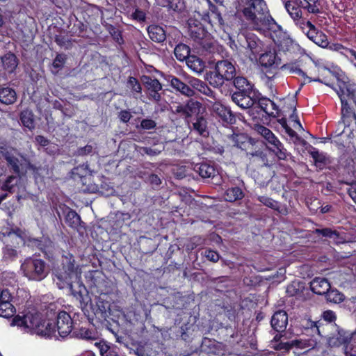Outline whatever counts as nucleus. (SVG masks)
Returning a JSON list of instances; mask_svg holds the SVG:
<instances>
[{
  "label": "nucleus",
  "instance_id": "nucleus-1",
  "mask_svg": "<svg viewBox=\"0 0 356 356\" xmlns=\"http://www.w3.org/2000/svg\"><path fill=\"white\" fill-rule=\"evenodd\" d=\"M243 17L256 31H270L275 35L281 36L282 28L271 17L264 0H245L241 10Z\"/></svg>",
  "mask_w": 356,
  "mask_h": 356
},
{
  "label": "nucleus",
  "instance_id": "nucleus-2",
  "mask_svg": "<svg viewBox=\"0 0 356 356\" xmlns=\"http://www.w3.org/2000/svg\"><path fill=\"white\" fill-rule=\"evenodd\" d=\"M51 325L52 323H50L45 324V321L42 319L41 314L34 309L29 311L22 316H15L11 323V325H16L25 332L47 337L51 336L54 332Z\"/></svg>",
  "mask_w": 356,
  "mask_h": 356
},
{
  "label": "nucleus",
  "instance_id": "nucleus-3",
  "mask_svg": "<svg viewBox=\"0 0 356 356\" xmlns=\"http://www.w3.org/2000/svg\"><path fill=\"white\" fill-rule=\"evenodd\" d=\"M236 75L235 65L227 59L210 63V70L207 72L204 79L216 88H220L226 81H232Z\"/></svg>",
  "mask_w": 356,
  "mask_h": 356
},
{
  "label": "nucleus",
  "instance_id": "nucleus-4",
  "mask_svg": "<svg viewBox=\"0 0 356 356\" xmlns=\"http://www.w3.org/2000/svg\"><path fill=\"white\" fill-rule=\"evenodd\" d=\"M56 285L60 289L67 288L71 280L77 279L81 276V269L76 264L72 254L64 252L61 257V267L58 268L54 273Z\"/></svg>",
  "mask_w": 356,
  "mask_h": 356
},
{
  "label": "nucleus",
  "instance_id": "nucleus-5",
  "mask_svg": "<svg viewBox=\"0 0 356 356\" xmlns=\"http://www.w3.org/2000/svg\"><path fill=\"white\" fill-rule=\"evenodd\" d=\"M21 270L29 280L41 281L49 274V266L42 259L35 257L26 258L21 265Z\"/></svg>",
  "mask_w": 356,
  "mask_h": 356
},
{
  "label": "nucleus",
  "instance_id": "nucleus-6",
  "mask_svg": "<svg viewBox=\"0 0 356 356\" xmlns=\"http://www.w3.org/2000/svg\"><path fill=\"white\" fill-rule=\"evenodd\" d=\"M0 239L6 243L3 248V259L4 261H13L18 257V248L23 244V238L15 232L6 231L0 232Z\"/></svg>",
  "mask_w": 356,
  "mask_h": 356
},
{
  "label": "nucleus",
  "instance_id": "nucleus-7",
  "mask_svg": "<svg viewBox=\"0 0 356 356\" xmlns=\"http://www.w3.org/2000/svg\"><path fill=\"white\" fill-rule=\"evenodd\" d=\"M231 98L232 100L243 109L251 108L257 99V95L253 88H235Z\"/></svg>",
  "mask_w": 356,
  "mask_h": 356
},
{
  "label": "nucleus",
  "instance_id": "nucleus-8",
  "mask_svg": "<svg viewBox=\"0 0 356 356\" xmlns=\"http://www.w3.org/2000/svg\"><path fill=\"white\" fill-rule=\"evenodd\" d=\"M67 285L71 291V293L79 300L82 310L88 318L91 316L89 309H88V302L90 298L88 296V291L84 284L80 281V277L77 279L71 280Z\"/></svg>",
  "mask_w": 356,
  "mask_h": 356
},
{
  "label": "nucleus",
  "instance_id": "nucleus-9",
  "mask_svg": "<svg viewBox=\"0 0 356 356\" xmlns=\"http://www.w3.org/2000/svg\"><path fill=\"white\" fill-rule=\"evenodd\" d=\"M240 47L249 51V56H255L262 51L263 43L259 38L251 33H241L237 35Z\"/></svg>",
  "mask_w": 356,
  "mask_h": 356
},
{
  "label": "nucleus",
  "instance_id": "nucleus-10",
  "mask_svg": "<svg viewBox=\"0 0 356 356\" xmlns=\"http://www.w3.org/2000/svg\"><path fill=\"white\" fill-rule=\"evenodd\" d=\"M333 325L335 330L327 337V346L330 348H338L342 346L343 348L349 346L353 339V334L336 323Z\"/></svg>",
  "mask_w": 356,
  "mask_h": 356
},
{
  "label": "nucleus",
  "instance_id": "nucleus-11",
  "mask_svg": "<svg viewBox=\"0 0 356 356\" xmlns=\"http://www.w3.org/2000/svg\"><path fill=\"white\" fill-rule=\"evenodd\" d=\"M301 28L310 40L323 48L328 46L327 37L324 33L318 30L309 21L303 22Z\"/></svg>",
  "mask_w": 356,
  "mask_h": 356
},
{
  "label": "nucleus",
  "instance_id": "nucleus-12",
  "mask_svg": "<svg viewBox=\"0 0 356 356\" xmlns=\"http://www.w3.org/2000/svg\"><path fill=\"white\" fill-rule=\"evenodd\" d=\"M246 156L250 163H257L261 166H268V159L266 154L259 147V143L254 140L248 149L245 151Z\"/></svg>",
  "mask_w": 356,
  "mask_h": 356
},
{
  "label": "nucleus",
  "instance_id": "nucleus-13",
  "mask_svg": "<svg viewBox=\"0 0 356 356\" xmlns=\"http://www.w3.org/2000/svg\"><path fill=\"white\" fill-rule=\"evenodd\" d=\"M104 296H106L97 297L95 304L90 302L89 308L91 309V313L98 318L106 320L111 316V303L104 299Z\"/></svg>",
  "mask_w": 356,
  "mask_h": 356
},
{
  "label": "nucleus",
  "instance_id": "nucleus-14",
  "mask_svg": "<svg viewBox=\"0 0 356 356\" xmlns=\"http://www.w3.org/2000/svg\"><path fill=\"white\" fill-rule=\"evenodd\" d=\"M74 326L73 321L68 313L65 311L58 313L56 319V327L60 337L65 338L70 334L72 335Z\"/></svg>",
  "mask_w": 356,
  "mask_h": 356
},
{
  "label": "nucleus",
  "instance_id": "nucleus-15",
  "mask_svg": "<svg viewBox=\"0 0 356 356\" xmlns=\"http://www.w3.org/2000/svg\"><path fill=\"white\" fill-rule=\"evenodd\" d=\"M3 157L13 172L19 175L21 172V161L25 160L24 156L17 149L11 147L8 151L4 152Z\"/></svg>",
  "mask_w": 356,
  "mask_h": 356
},
{
  "label": "nucleus",
  "instance_id": "nucleus-16",
  "mask_svg": "<svg viewBox=\"0 0 356 356\" xmlns=\"http://www.w3.org/2000/svg\"><path fill=\"white\" fill-rule=\"evenodd\" d=\"M195 48L201 54L207 56L218 51L219 46L209 33L195 44Z\"/></svg>",
  "mask_w": 356,
  "mask_h": 356
},
{
  "label": "nucleus",
  "instance_id": "nucleus-17",
  "mask_svg": "<svg viewBox=\"0 0 356 356\" xmlns=\"http://www.w3.org/2000/svg\"><path fill=\"white\" fill-rule=\"evenodd\" d=\"M188 33L195 44L209 33L200 22L193 19L188 21Z\"/></svg>",
  "mask_w": 356,
  "mask_h": 356
},
{
  "label": "nucleus",
  "instance_id": "nucleus-18",
  "mask_svg": "<svg viewBox=\"0 0 356 356\" xmlns=\"http://www.w3.org/2000/svg\"><path fill=\"white\" fill-rule=\"evenodd\" d=\"M211 111L225 123L232 124L236 121L235 115L232 111L219 102L215 101L212 104Z\"/></svg>",
  "mask_w": 356,
  "mask_h": 356
},
{
  "label": "nucleus",
  "instance_id": "nucleus-19",
  "mask_svg": "<svg viewBox=\"0 0 356 356\" xmlns=\"http://www.w3.org/2000/svg\"><path fill=\"white\" fill-rule=\"evenodd\" d=\"M340 100L341 103V121L339 122V126H344V129L342 131L338 133V134L341 135L346 132H348V136H350L353 134V130L349 129V118L352 114L351 108L345 97L340 98Z\"/></svg>",
  "mask_w": 356,
  "mask_h": 356
},
{
  "label": "nucleus",
  "instance_id": "nucleus-20",
  "mask_svg": "<svg viewBox=\"0 0 356 356\" xmlns=\"http://www.w3.org/2000/svg\"><path fill=\"white\" fill-rule=\"evenodd\" d=\"M288 323V316L286 312L280 310L272 316L270 324L274 330L277 332H284Z\"/></svg>",
  "mask_w": 356,
  "mask_h": 356
},
{
  "label": "nucleus",
  "instance_id": "nucleus-21",
  "mask_svg": "<svg viewBox=\"0 0 356 356\" xmlns=\"http://www.w3.org/2000/svg\"><path fill=\"white\" fill-rule=\"evenodd\" d=\"M168 81L172 88L186 97H193L195 94V90L189 86L188 83L181 81L176 76L170 77Z\"/></svg>",
  "mask_w": 356,
  "mask_h": 356
},
{
  "label": "nucleus",
  "instance_id": "nucleus-22",
  "mask_svg": "<svg viewBox=\"0 0 356 356\" xmlns=\"http://www.w3.org/2000/svg\"><path fill=\"white\" fill-rule=\"evenodd\" d=\"M259 63L266 68H277L281 64V58L277 56L275 51H268L261 54Z\"/></svg>",
  "mask_w": 356,
  "mask_h": 356
},
{
  "label": "nucleus",
  "instance_id": "nucleus-23",
  "mask_svg": "<svg viewBox=\"0 0 356 356\" xmlns=\"http://www.w3.org/2000/svg\"><path fill=\"white\" fill-rule=\"evenodd\" d=\"M339 90H337L339 98L348 97L350 99H355L356 96V85L350 81H339Z\"/></svg>",
  "mask_w": 356,
  "mask_h": 356
},
{
  "label": "nucleus",
  "instance_id": "nucleus-24",
  "mask_svg": "<svg viewBox=\"0 0 356 356\" xmlns=\"http://www.w3.org/2000/svg\"><path fill=\"white\" fill-rule=\"evenodd\" d=\"M147 33L149 38L154 42L162 43L166 39V32L161 26L149 25L147 27Z\"/></svg>",
  "mask_w": 356,
  "mask_h": 356
},
{
  "label": "nucleus",
  "instance_id": "nucleus-25",
  "mask_svg": "<svg viewBox=\"0 0 356 356\" xmlns=\"http://www.w3.org/2000/svg\"><path fill=\"white\" fill-rule=\"evenodd\" d=\"M313 232L316 235L332 239L336 244H340L344 242V238L340 236L339 232L329 227L316 229Z\"/></svg>",
  "mask_w": 356,
  "mask_h": 356
},
{
  "label": "nucleus",
  "instance_id": "nucleus-26",
  "mask_svg": "<svg viewBox=\"0 0 356 356\" xmlns=\"http://www.w3.org/2000/svg\"><path fill=\"white\" fill-rule=\"evenodd\" d=\"M1 61L3 70L8 73L13 72L18 64L19 60L15 54L9 51L1 57Z\"/></svg>",
  "mask_w": 356,
  "mask_h": 356
},
{
  "label": "nucleus",
  "instance_id": "nucleus-27",
  "mask_svg": "<svg viewBox=\"0 0 356 356\" xmlns=\"http://www.w3.org/2000/svg\"><path fill=\"white\" fill-rule=\"evenodd\" d=\"M311 290L316 294L325 295L330 289V282L325 278L316 277L310 283Z\"/></svg>",
  "mask_w": 356,
  "mask_h": 356
},
{
  "label": "nucleus",
  "instance_id": "nucleus-28",
  "mask_svg": "<svg viewBox=\"0 0 356 356\" xmlns=\"http://www.w3.org/2000/svg\"><path fill=\"white\" fill-rule=\"evenodd\" d=\"M193 170L204 179L213 178L217 173L215 168L207 163H197L194 165Z\"/></svg>",
  "mask_w": 356,
  "mask_h": 356
},
{
  "label": "nucleus",
  "instance_id": "nucleus-29",
  "mask_svg": "<svg viewBox=\"0 0 356 356\" xmlns=\"http://www.w3.org/2000/svg\"><path fill=\"white\" fill-rule=\"evenodd\" d=\"M234 145L245 151L248 147L254 143V139L249 137L245 134H236L231 136Z\"/></svg>",
  "mask_w": 356,
  "mask_h": 356
},
{
  "label": "nucleus",
  "instance_id": "nucleus-30",
  "mask_svg": "<svg viewBox=\"0 0 356 356\" xmlns=\"http://www.w3.org/2000/svg\"><path fill=\"white\" fill-rule=\"evenodd\" d=\"M281 70L286 71L291 74H298L301 76L304 79V82L301 83V86L305 83L306 80H308V82H311L312 81H320L319 79L312 80L310 77L307 76V74L296 65V63L284 64L281 66Z\"/></svg>",
  "mask_w": 356,
  "mask_h": 356
},
{
  "label": "nucleus",
  "instance_id": "nucleus-31",
  "mask_svg": "<svg viewBox=\"0 0 356 356\" xmlns=\"http://www.w3.org/2000/svg\"><path fill=\"white\" fill-rule=\"evenodd\" d=\"M257 102L259 107L269 116L275 117L274 111L278 110L277 105L268 98L261 97L257 96Z\"/></svg>",
  "mask_w": 356,
  "mask_h": 356
},
{
  "label": "nucleus",
  "instance_id": "nucleus-32",
  "mask_svg": "<svg viewBox=\"0 0 356 356\" xmlns=\"http://www.w3.org/2000/svg\"><path fill=\"white\" fill-rule=\"evenodd\" d=\"M187 66L197 74H200L204 72L205 68L204 62L199 57L191 55L186 60Z\"/></svg>",
  "mask_w": 356,
  "mask_h": 356
},
{
  "label": "nucleus",
  "instance_id": "nucleus-33",
  "mask_svg": "<svg viewBox=\"0 0 356 356\" xmlns=\"http://www.w3.org/2000/svg\"><path fill=\"white\" fill-rule=\"evenodd\" d=\"M65 221L67 225L74 229H77L81 225V218L74 210L67 207L65 210Z\"/></svg>",
  "mask_w": 356,
  "mask_h": 356
},
{
  "label": "nucleus",
  "instance_id": "nucleus-34",
  "mask_svg": "<svg viewBox=\"0 0 356 356\" xmlns=\"http://www.w3.org/2000/svg\"><path fill=\"white\" fill-rule=\"evenodd\" d=\"M17 95L15 91L8 87L0 88V102L9 105L15 102Z\"/></svg>",
  "mask_w": 356,
  "mask_h": 356
},
{
  "label": "nucleus",
  "instance_id": "nucleus-35",
  "mask_svg": "<svg viewBox=\"0 0 356 356\" xmlns=\"http://www.w3.org/2000/svg\"><path fill=\"white\" fill-rule=\"evenodd\" d=\"M296 6L301 7L308 11L309 13L318 14L320 9L316 3L318 0H291Z\"/></svg>",
  "mask_w": 356,
  "mask_h": 356
},
{
  "label": "nucleus",
  "instance_id": "nucleus-36",
  "mask_svg": "<svg viewBox=\"0 0 356 356\" xmlns=\"http://www.w3.org/2000/svg\"><path fill=\"white\" fill-rule=\"evenodd\" d=\"M36 248L44 252L49 259L53 257V254L51 252L53 242L48 237L42 236L40 238Z\"/></svg>",
  "mask_w": 356,
  "mask_h": 356
},
{
  "label": "nucleus",
  "instance_id": "nucleus-37",
  "mask_svg": "<svg viewBox=\"0 0 356 356\" xmlns=\"http://www.w3.org/2000/svg\"><path fill=\"white\" fill-rule=\"evenodd\" d=\"M193 128L194 131L202 136L205 137L209 135L207 122L202 115H198L195 118V121L193 122Z\"/></svg>",
  "mask_w": 356,
  "mask_h": 356
},
{
  "label": "nucleus",
  "instance_id": "nucleus-38",
  "mask_svg": "<svg viewBox=\"0 0 356 356\" xmlns=\"http://www.w3.org/2000/svg\"><path fill=\"white\" fill-rule=\"evenodd\" d=\"M244 197V193L238 186L229 188L224 194V198L226 201L234 202Z\"/></svg>",
  "mask_w": 356,
  "mask_h": 356
},
{
  "label": "nucleus",
  "instance_id": "nucleus-39",
  "mask_svg": "<svg viewBox=\"0 0 356 356\" xmlns=\"http://www.w3.org/2000/svg\"><path fill=\"white\" fill-rule=\"evenodd\" d=\"M190 53V47L181 42L177 44L174 49V54L179 61H186L191 56Z\"/></svg>",
  "mask_w": 356,
  "mask_h": 356
},
{
  "label": "nucleus",
  "instance_id": "nucleus-40",
  "mask_svg": "<svg viewBox=\"0 0 356 356\" xmlns=\"http://www.w3.org/2000/svg\"><path fill=\"white\" fill-rule=\"evenodd\" d=\"M20 120L23 126L29 130L31 131L35 129V118L32 111L28 109L22 111L20 113Z\"/></svg>",
  "mask_w": 356,
  "mask_h": 356
},
{
  "label": "nucleus",
  "instance_id": "nucleus-41",
  "mask_svg": "<svg viewBox=\"0 0 356 356\" xmlns=\"http://www.w3.org/2000/svg\"><path fill=\"white\" fill-rule=\"evenodd\" d=\"M10 301L6 299L0 300V316L8 318L13 316L15 308Z\"/></svg>",
  "mask_w": 356,
  "mask_h": 356
},
{
  "label": "nucleus",
  "instance_id": "nucleus-42",
  "mask_svg": "<svg viewBox=\"0 0 356 356\" xmlns=\"http://www.w3.org/2000/svg\"><path fill=\"white\" fill-rule=\"evenodd\" d=\"M325 299L327 302L334 304H339L345 300V296L336 289H331L325 294Z\"/></svg>",
  "mask_w": 356,
  "mask_h": 356
},
{
  "label": "nucleus",
  "instance_id": "nucleus-43",
  "mask_svg": "<svg viewBox=\"0 0 356 356\" xmlns=\"http://www.w3.org/2000/svg\"><path fill=\"white\" fill-rule=\"evenodd\" d=\"M185 108L186 112V118H191L193 115L199 113L202 108V104L198 101L191 99L187 101L186 104H185Z\"/></svg>",
  "mask_w": 356,
  "mask_h": 356
},
{
  "label": "nucleus",
  "instance_id": "nucleus-44",
  "mask_svg": "<svg viewBox=\"0 0 356 356\" xmlns=\"http://www.w3.org/2000/svg\"><path fill=\"white\" fill-rule=\"evenodd\" d=\"M255 131L262 136L270 144L273 145L275 143H277V138L275 136L273 133L267 127L263 125H257L255 127Z\"/></svg>",
  "mask_w": 356,
  "mask_h": 356
},
{
  "label": "nucleus",
  "instance_id": "nucleus-45",
  "mask_svg": "<svg viewBox=\"0 0 356 356\" xmlns=\"http://www.w3.org/2000/svg\"><path fill=\"white\" fill-rule=\"evenodd\" d=\"M72 337L83 339H94V333L86 327H76L74 325Z\"/></svg>",
  "mask_w": 356,
  "mask_h": 356
},
{
  "label": "nucleus",
  "instance_id": "nucleus-46",
  "mask_svg": "<svg viewBox=\"0 0 356 356\" xmlns=\"http://www.w3.org/2000/svg\"><path fill=\"white\" fill-rule=\"evenodd\" d=\"M141 79L148 91L162 90V85L158 79H153L149 76H143Z\"/></svg>",
  "mask_w": 356,
  "mask_h": 356
},
{
  "label": "nucleus",
  "instance_id": "nucleus-47",
  "mask_svg": "<svg viewBox=\"0 0 356 356\" xmlns=\"http://www.w3.org/2000/svg\"><path fill=\"white\" fill-rule=\"evenodd\" d=\"M310 154L314 160L315 165L320 170L324 168L325 165L327 163V158L326 156L318 150H314L310 152Z\"/></svg>",
  "mask_w": 356,
  "mask_h": 356
},
{
  "label": "nucleus",
  "instance_id": "nucleus-48",
  "mask_svg": "<svg viewBox=\"0 0 356 356\" xmlns=\"http://www.w3.org/2000/svg\"><path fill=\"white\" fill-rule=\"evenodd\" d=\"M303 289V283L300 281L295 280L287 286L286 292L289 296H295L300 294Z\"/></svg>",
  "mask_w": 356,
  "mask_h": 356
},
{
  "label": "nucleus",
  "instance_id": "nucleus-49",
  "mask_svg": "<svg viewBox=\"0 0 356 356\" xmlns=\"http://www.w3.org/2000/svg\"><path fill=\"white\" fill-rule=\"evenodd\" d=\"M284 6L287 12L294 21H298L302 18L301 7L292 6L291 1H286Z\"/></svg>",
  "mask_w": 356,
  "mask_h": 356
},
{
  "label": "nucleus",
  "instance_id": "nucleus-50",
  "mask_svg": "<svg viewBox=\"0 0 356 356\" xmlns=\"http://www.w3.org/2000/svg\"><path fill=\"white\" fill-rule=\"evenodd\" d=\"M273 148L271 149V150L275 153L277 157L280 160L286 159L289 154L287 153L286 149L284 147L283 145L280 143V141L277 140V143H273Z\"/></svg>",
  "mask_w": 356,
  "mask_h": 356
},
{
  "label": "nucleus",
  "instance_id": "nucleus-51",
  "mask_svg": "<svg viewBox=\"0 0 356 356\" xmlns=\"http://www.w3.org/2000/svg\"><path fill=\"white\" fill-rule=\"evenodd\" d=\"M99 351L102 356H120L118 348L113 346H109L105 343L100 344Z\"/></svg>",
  "mask_w": 356,
  "mask_h": 356
},
{
  "label": "nucleus",
  "instance_id": "nucleus-52",
  "mask_svg": "<svg viewBox=\"0 0 356 356\" xmlns=\"http://www.w3.org/2000/svg\"><path fill=\"white\" fill-rule=\"evenodd\" d=\"M155 165L152 163H143L141 165L140 169H138L136 172V175L138 178L143 179L145 183L148 179V177L151 175L152 172H148L147 170L150 169V167H154Z\"/></svg>",
  "mask_w": 356,
  "mask_h": 356
},
{
  "label": "nucleus",
  "instance_id": "nucleus-53",
  "mask_svg": "<svg viewBox=\"0 0 356 356\" xmlns=\"http://www.w3.org/2000/svg\"><path fill=\"white\" fill-rule=\"evenodd\" d=\"M257 200L262 203L264 205L273 209L280 211V204L278 202L273 200L267 196H259Z\"/></svg>",
  "mask_w": 356,
  "mask_h": 356
},
{
  "label": "nucleus",
  "instance_id": "nucleus-54",
  "mask_svg": "<svg viewBox=\"0 0 356 356\" xmlns=\"http://www.w3.org/2000/svg\"><path fill=\"white\" fill-rule=\"evenodd\" d=\"M146 183L151 186L153 189L158 190L162 184V177L159 174L152 172L148 177V179Z\"/></svg>",
  "mask_w": 356,
  "mask_h": 356
},
{
  "label": "nucleus",
  "instance_id": "nucleus-55",
  "mask_svg": "<svg viewBox=\"0 0 356 356\" xmlns=\"http://www.w3.org/2000/svg\"><path fill=\"white\" fill-rule=\"evenodd\" d=\"M232 81L235 88H253V85L243 76H235Z\"/></svg>",
  "mask_w": 356,
  "mask_h": 356
},
{
  "label": "nucleus",
  "instance_id": "nucleus-56",
  "mask_svg": "<svg viewBox=\"0 0 356 356\" xmlns=\"http://www.w3.org/2000/svg\"><path fill=\"white\" fill-rule=\"evenodd\" d=\"M156 122L150 118L143 119L139 125L136 126V129L140 130H151L156 127Z\"/></svg>",
  "mask_w": 356,
  "mask_h": 356
},
{
  "label": "nucleus",
  "instance_id": "nucleus-57",
  "mask_svg": "<svg viewBox=\"0 0 356 356\" xmlns=\"http://www.w3.org/2000/svg\"><path fill=\"white\" fill-rule=\"evenodd\" d=\"M213 282L216 284V290L222 291L223 288L229 286L230 280L227 276H222L214 278Z\"/></svg>",
  "mask_w": 356,
  "mask_h": 356
},
{
  "label": "nucleus",
  "instance_id": "nucleus-58",
  "mask_svg": "<svg viewBox=\"0 0 356 356\" xmlns=\"http://www.w3.org/2000/svg\"><path fill=\"white\" fill-rule=\"evenodd\" d=\"M127 86L130 88L133 92L138 94L141 93L142 88L136 78L129 76L127 81Z\"/></svg>",
  "mask_w": 356,
  "mask_h": 356
},
{
  "label": "nucleus",
  "instance_id": "nucleus-59",
  "mask_svg": "<svg viewBox=\"0 0 356 356\" xmlns=\"http://www.w3.org/2000/svg\"><path fill=\"white\" fill-rule=\"evenodd\" d=\"M187 83L192 89H195L199 92L205 84L204 81L195 77H188L187 79Z\"/></svg>",
  "mask_w": 356,
  "mask_h": 356
},
{
  "label": "nucleus",
  "instance_id": "nucleus-60",
  "mask_svg": "<svg viewBox=\"0 0 356 356\" xmlns=\"http://www.w3.org/2000/svg\"><path fill=\"white\" fill-rule=\"evenodd\" d=\"M66 60V56L65 54H57L53 61V67L57 70H60L63 67Z\"/></svg>",
  "mask_w": 356,
  "mask_h": 356
},
{
  "label": "nucleus",
  "instance_id": "nucleus-61",
  "mask_svg": "<svg viewBox=\"0 0 356 356\" xmlns=\"http://www.w3.org/2000/svg\"><path fill=\"white\" fill-rule=\"evenodd\" d=\"M321 318L330 323H334V324L337 320V315L332 310H325L322 313Z\"/></svg>",
  "mask_w": 356,
  "mask_h": 356
},
{
  "label": "nucleus",
  "instance_id": "nucleus-62",
  "mask_svg": "<svg viewBox=\"0 0 356 356\" xmlns=\"http://www.w3.org/2000/svg\"><path fill=\"white\" fill-rule=\"evenodd\" d=\"M168 6L175 11H180L184 8L183 0H168Z\"/></svg>",
  "mask_w": 356,
  "mask_h": 356
},
{
  "label": "nucleus",
  "instance_id": "nucleus-63",
  "mask_svg": "<svg viewBox=\"0 0 356 356\" xmlns=\"http://www.w3.org/2000/svg\"><path fill=\"white\" fill-rule=\"evenodd\" d=\"M200 92L211 98L214 101H216L217 99L216 96V92L210 88V87L207 84V83H205V84L201 88V90H200Z\"/></svg>",
  "mask_w": 356,
  "mask_h": 356
},
{
  "label": "nucleus",
  "instance_id": "nucleus-64",
  "mask_svg": "<svg viewBox=\"0 0 356 356\" xmlns=\"http://www.w3.org/2000/svg\"><path fill=\"white\" fill-rule=\"evenodd\" d=\"M204 256L212 262H217L220 259L219 254L210 249L205 250Z\"/></svg>",
  "mask_w": 356,
  "mask_h": 356
}]
</instances>
